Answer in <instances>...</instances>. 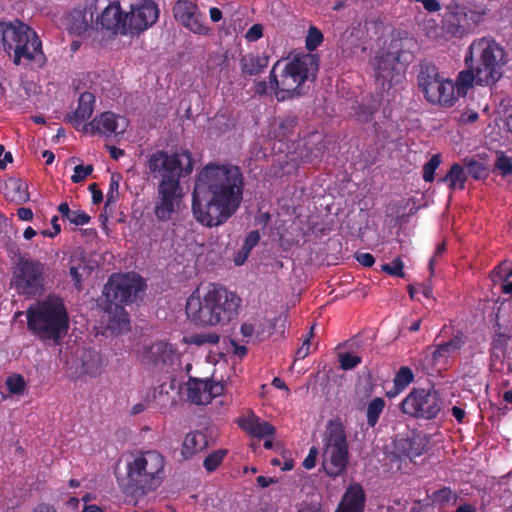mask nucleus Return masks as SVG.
Here are the masks:
<instances>
[{
	"label": "nucleus",
	"mask_w": 512,
	"mask_h": 512,
	"mask_svg": "<svg viewBox=\"0 0 512 512\" xmlns=\"http://www.w3.org/2000/svg\"><path fill=\"white\" fill-rule=\"evenodd\" d=\"M457 8L459 10H458V12H456V16L463 15L465 18H467L468 15H470V20H472L474 24L480 22L482 19V16H483L482 13H478V12L471 11V10L467 11L466 7H457Z\"/></svg>",
	"instance_id": "obj_58"
},
{
	"label": "nucleus",
	"mask_w": 512,
	"mask_h": 512,
	"mask_svg": "<svg viewBox=\"0 0 512 512\" xmlns=\"http://www.w3.org/2000/svg\"><path fill=\"white\" fill-rule=\"evenodd\" d=\"M242 299L226 287L209 283L197 287L186 300L188 320L197 327L225 326L235 320L241 309Z\"/></svg>",
	"instance_id": "obj_3"
},
{
	"label": "nucleus",
	"mask_w": 512,
	"mask_h": 512,
	"mask_svg": "<svg viewBox=\"0 0 512 512\" xmlns=\"http://www.w3.org/2000/svg\"><path fill=\"white\" fill-rule=\"evenodd\" d=\"M466 166H467L468 174L476 180L480 179L485 172V168H484L483 164H481L475 160H470L466 164Z\"/></svg>",
	"instance_id": "obj_53"
},
{
	"label": "nucleus",
	"mask_w": 512,
	"mask_h": 512,
	"mask_svg": "<svg viewBox=\"0 0 512 512\" xmlns=\"http://www.w3.org/2000/svg\"><path fill=\"white\" fill-rule=\"evenodd\" d=\"M269 64V57L266 55L247 54L240 59L242 74L255 76L260 74Z\"/></svg>",
	"instance_id": "obj_27"
},
{
	"label": "nucleus",
	"mask_w": 512,
	"mask_h": 512,
	"mask_svg": "<svg viewBox=\"0 0 512 512\" xmlns=\"http://www.w3.org/2000/svg\"><path fill=\"white\" fill-rule=\"evenodd\" d=\"M89 191L92 194V202L93 204H99L103 201V193L98 188V185L96 183H92L89 185Z\"/></svg>",
	"instance_id": "obj_63"
},
{
	"label": "nucleus",
	"mask_w": 512,
	"mask_h": 512,
	"mask_svg": "<svg viewBox=\"0 0 512 512\" xmlns=\"http://www.w3.org/2000/svg\"><path fill=\"white\" fill-rule=\"evenodd\" d=\"M67 219L76 226H83L90 222L91 217L84 211L72 210Z\"/></svg>",
	"instance_id": "obj_50"
},
{
	"label": "nucleus",
	"mask_w": 512,
	"mask_h": 512,
	"mask_svg": "<svg viewBox=\"0 0 512 512\" xmlns=\"http://www.w3.org/2000/svg\"><path fill=\"white\" fill-rule=\"evenodd\" d=\"M441 164V155L434 154L423 166V179L425 182H432L435 178V171Z\"/></svg>",
	"instance_id": "obj_41"
},
{
	"label": "nucleus",
	"mask_w": 512,
	"mask_h": 512,
	"mask_svg": "<svg viewBox=\"0 0 512 512\" xmlns=\"http://www.w3.org/2000/svg\"><path fill=\"white\" fill-rule=\"evenodd\" d=\"M207 446L206 435L200 431L188 433L182 443L181 454L188 459Z\"/></svg>",
	"instance_id": "obj_28"
},
{
	"label": "nucleus",
	"mask_w": 512,
	"mask_h": 512,
	"mask_svg": "<svg viewBox=\"0 0 512 512\" xmlns=\"http://www.w3.org/2000/svg\"><path fill=\"white\" fill-rule=\"evenodd\" d=\"M27 328L41 341H59L69 330V315L63 299L49 296L26 311Z\"/></svg>",
	"instance_id": "obj_6"
},
{
	"label": "nucleus",
	"mask_w": 512,
	"mask_h": 512,
	"mask_svg": "<svg viewBox=\"0 0 512 512\" xmlns=\"http://www.w3.org/2000/svg\"><path fill=\"white\" fill-rule=\"evenodd\" d=\"M509 336L504 333L496 334L492 341L491 349L493 355H497L498 352H503L508 344Z\"/></svg>",
	"instance_id": "obj_51"
},
{
	"label": "nucleus",
	"mask_w": 512,
	"mask_h": 512,
	"mask_svg": "<svg viewBox=\"0 0 512 512\" xmlns=\"http://www.w3.org/2000/svg\"><path fill=\"white\" fill-rule=\"evenodd\" d=\"M118 118L119 116L111 111L103 112L96 116L89 124L83 125V131L87 132L89 129L93 135L98 134L110 137L117 131Z\"/></svg>",
	"instance_id": "obj_21"
},
{
	"label": "nucleus",
	"mask_w": 512,
	"mask_h": 512,
	"mask_svg": "<svg viewBox=\"0 0 512 512\" xmlns=\"http://www.w3.org/2000/svg\"><path fill=\"white\" fill-rule=\"evenodd\" d=\"M317 455L318 449L315 446H312L309 450L308 455L306 456L302 463L303 467L307 470L313 469L316 465Z\"/></svg>",
	"instance_id": "obj_56"
},
{
	"label": "nucleus",
	"mask_w": 512,
	"mask_h": 512,
	"mask_svg": "<svg viewBox=\"0 0 512 512\" xmlns=\"http://www.w3.org/2000/svg\"><path fill=\"white\" fill-rule=\"evenodd\" d=\"M119 180L120 176H111L110 184H109V191L106 195V206H109L110 204H114L118 197H119Z\"/></svg>",
	"instance_id": "obj_47"
},
{
	"label": "nucleus",
	"mask_w": 512,
	"mask_h": 512,
	"mask_svg": "<svg viewBox=\"0 0 512 512\" xmlns=\"http://www.w3.org/2000/svg\"><path fill=\"white\" fill-rule=\"evenodd\" d=\"M385 408V401L381 397L372 399L366 407L367 425L374 428L379 421L381 414Z\"/></svg>",
	"instance_id": "obj_34"
},
{
	"label": "nucleus",
	"mask_w": 512,
	"mask_h": 512,
	"mask_svg": "<svg viewBox=\"0 0 512 512\" xmlns=\"http://www.w3.org/2000/svg\"><path fill=\"white\" fill-rule=\"evenodd\" d=\"M45 263L27 256H20L12 270L11 287L20 296L34 298L44 292Z\"/></svg>",
	"instance_id": "obj_12"
},
{
	"label": "nucleus",
	"mask_w": 512,
	"mask_h": 512,
	"mask_svg": "<svg viewBox=\"0 0 512 512\" xmlns=\"http://www.w3.org/2000/svg\"><path fill=\"white\" fill-rule=\"evenodd\" d=\"M338 362L342 370L348 371L361 364L362 358L349 352H343L338 354Z\"/></svg>",
	"instance_id": "obj_40"
},
{
	"label": "nucleus",
	"mask_w": 512,
	"mask_h": 512,
	"mask_svg": "<svg viewBox=\"0 0 512 512\" xmlns=\"http://www.w3.org/2000/svg\"><path fill=\"white\" fill-rule=\"evenodd\" d=\"M404 263L400 257H396L390 263H385L381 266V271L391 275L403 278L405 273L403 271Z\"/></svg>",
	"instance_id": "obj_42"
},
{
	"label": "nucleus",
	"mask_w": 512,
	"mask_h": 512,
	"mask_svg": "<svg viewBox=\"0 0 512 512\" xmlns=\"http://www.w3.org/2000/svg\"><path fill=\"white\" fill-rule=\"evenodd\" d=\"M445 250H446L445 242H441L437 245V247L434 251V254L429 261V269H430L431 274H433V272H434V265H435L436 260L443 255Z\"/></svg>",
	"instance_id": "obj_61"
},
{
	"label": "nucleus",
	"mask_w": 512,
	"mask_h": 512,
	"mask_svg": "<svg viewBox=\"0 0 512 512\" xmlns=\"http://www.w3.org/2000/svg\"><path fill=\"white\" fill-rule=\"evenodd\" d=\"M236 422L238 426L251 437L264 438L273 436L276 432L273 425L254 414L248 417H240Z\"/></svg>",
	"instance_id": "obj_22"
},
{
	"label": "nucleus",
	"mask_w": 512,
	"mask_h": 512,
	"mask_svg": "<svg viewBox=\"0 0 512 512\" xmlns=\"http://www.w3.org/2000/svg\"><path fill=\"white\" fill-rule=\"evenodd\" d=\"M5 186L12 193L8 195L12 201L24 203L29 200L28 186L23 180L19 178H9L5 182Z\"/></svg>",
	"instance_id": "obj_32"
},
{
	"label": "nucleus",
	"mask_w": 512,
	"mask_h": 512,
	"mask_svg": "<svg viewBox=\"0 0 512 512\" xmlns=\"http://www.w3.org/2000/svg\"><path fill=\"white\" fill-rule=\"evenodd\" d=\"M79 269H80L79 267L71 266L69 268V274L71 276V279L74 283L75 288L80 291L83 289V285H82V274L80 273Z\"/></svg>",
	"instance_id": "obj_59"
},
{
	"label": "nucleus",
	"mask_w": 512,
	"mask_h": 512,
	"mask_svg": "<svg viewBox=\"0 0 512 512\" xmlns=\"http://www.w3.org/2000/svg\"><path fill=\"white\" fill-rule=\"evenodd\" d=\"M307 154H303V149L296 148L292 152H288L284 156V160L281 163V168L284 171V174H292L297 171L299 166L304 162V157Z\"/></svg>",
	"instance_id": "obj_33"
},
{
	"label": "nucleus",
	"mask_w": 512,
	"mask_h": 512,
	"mask_svg": "<svg viewBox=\"0 0 512 512\" xmlns=\"http://www.w3.org/2000/svg\"><path fill=\"white\" fill-rule=\"evenodd\" d=\"M438 181L442 183H448L450 190H463L467 181V175L464 168L460 164L454 163L448 173Z\"/></svg>",
	"instance_id": "obj_29"
},
{
	"label": "nucleus",
	"mask_w": 512,
	"mask_h": 512,
	"mask_svg": "<svg viewBox=\"0 0 512 512\" xmlns=\"http://www.w3.org/2000/svg\"><path fill=\"white\" fill-rule=\"evenodd\" d=\"M244 175L231 163H208L199 172L192 193V213L203 226L224 224L243 200Z\"/></svg>",
	"instance_id": "obj_1"
},
{
	"label": "nucleus",
	"mask_w": 512,
	"mask_h": 512,
	"mask_svg": "<svg viewBox=\"0 0 512 512\" xmlns=\"http://www.w3.org/2000/svg\"><path fill=\"white\" fill-rule=\"evenodd\" d=\"M383 47L375 57V78L384 87L399 82L414 59L417 41L408 34H382Z\"/></svg>",
	"instance_id": "obj_4"
},
{
	"label": "nucleus",
	"mask_w": 512,
	"mask_h": 512,
	"mask_svg": "<svg viewBox=\"0 0 512 512\" xmlns=\"http://www.w3.org/2000/svg\"><path fill=\"white\" fill-rule=\"evenodd\" d=\"M319 63L317 53H296L285 63L278 78L276 71L280 67V61H277L269 75L271 90L281 100L301 95L303 84L316 80Z\"/></svg>",
	"instance_id": "obj_5"
},
{
	"label": "nucleus",
	"mask_w": 512,
	"mask_h": 512,
	"mask_svg": "<svg viewBox=\"0 0 512 512\" xmlns=\"http://www.w3.org/2000/svg\"><path fill=\"white\" fill-rule=\"evenodd\" d=\"M224 390H225V385L222 382H217V381L208 379V391H209V394L211 397V401L214 398L222 395L224 393Z\"/></svg>",
	"instance_id": "obj_55"
},
{
	"label": "nucleus",
	"mask_w": 512,
	"mask_h": 512,
	"mask_svg": "<svg viewBox=\"0 0 512 512\" xmlns=\"http://www.w3.org/2000/svg\"><path fill=\"white\" fill-rule=\"evenodd\" d=\"M415 379L412 369L408 366H401L396 372L393 384L398 391H404Z\"/></svg>",
	"instance_id": "obj_37"
},
{
	"label": "nucleus",
	"mask_w": 512,
	"mask_h": 512,
	"mask_svg": "<svg viewBox=\"0 0 512 512\" xmlns=\"http://www.w3.org/2000/svg\"><path fill=\"white\" fill-rule=\"evenodd\" d=\"M359 109V117L363 121L368 122L373 118L374 114L377 112L378 105L375 102L369 104H362L360 105Z\"/></svg>",
	"instance_id": "obj_52"
},
{
	"label": "nucleus",
	"mask_w": 512,
	"mask_h": 512,
	"mask_svg": "<svg viewBox=\"0 0 512 512\" xmlns=\"http://www.w3.org/2000/svg\"><path fill=\"white\" fill-rule=\"evenodd\" d=\"M324 34H307L306 37V48L312 53L318 46H320L324 40Z\"/></svg>",
	"instance_id": "obj_54"
},
{
	"label": "nucleus",
	"mask_w": 512,
	"mask_h": 512,
	"mask_svg": "<svg viewBox=\"0 0 512 512\" xmlns=\"http://www.w3.org/2000/svg\"><path fill=\"white\" fill-rule=\"evenodd\" d=\"M187 398L196 405H206L211 402L208 391V379L190 378L187 384Z\"/></svg>",
	"instance_id": "obj_25"
},
{
	"label": "nucleus",
	"mask_w": 512,
	"mask_h": 512,
	"mask_svg": "<svg viewBox=\"0 0 512 512\" xmlns=\"http://www.w3.org/2000/svg\"><path fill=\"white\" fill-rule=\"evenodd\" d=\"M260 240V234L257 230L251 231L244 242L243 249L247 251V253L255 246Z\"/></svg>",
	"instance_id": "obj_57"
},
{
	"label": "nucleus",
	"mask_w": 512,
	"mask_h": 512,
	"mask_svg": "<svg viewBox=\"0 0 512 512\" xmlns=\"http://www.w3.org/2000/svg\"><path fill=\"white\" fill-rule=\"evenodd\" d=\"M165 458L156 450L141 451L127 464V489L144 495L156 490L165 477Z\"/></svg>",
	"instance_id": "obj_7"
},
{
	"label": "nucleus",
	"mask_w": 512,
	"mask_h": 512,
	"mask_svg": "<svg viewBox=\"0 0 512 512\" xmlns=\"http://www.w3.org/2000/svg\"><path fill=\"white\" fill-rule=\"evenodd\" d=\"M296 124V117L289 116L282 119L273 130L274 138L278 139L280 142L290 139V137L294 134Z\"/></svg>",
	"instance_id": "obj_35"
},
{
	"label": "nucleus",
	"mask_w": 512,
	"mask_h": 512,
	"mask_svg": "<svg viewBox=\"0 0 512 512\" xmlns=\"http://www.w3.org/2000/svg\"><path fill=\"white\" fill-rule=\"evenodd\" d=\"M5 51L10 54L13 50V63L19 65H29L34 62L38 68H42L46 63V57L42 50V41L38 34H0Z\"/></svg>",
	"instance_id": "obj_14"
},
{
	"label": "nucleus",
	"mask_w": 512,
	"mask_h": 512,
	"mask_svg": "<svg viewBox=\"0 0 512 512\" xmlns=\"http://www.w3.org/2000/svg\"><path fill=\"white\" fill-rule=\"evenodd\" d=\"M452 499H456V495L450 487H443L432 494V500L441 506L448 504Z\"/></svg>",
	"instance_id": "obj_44"
},
{
	"label": "nucleus",
	"mask_w": 512,
	"mask_h": 512,
	"mask_svg": "<svg viewBox=\"0 0 512 512\" xmlns=\"http://www.w3.org/2000/svg\"><path fill=\"white\" fill-rule=\"evenodd\" d=\"M356 260L364 267H371L375 263V258L371 253H356Z\"/></svg>",
	"instance_id": "obj_60"
},
{
	"label": "nucleus",
	"mask_w": 512,
	"mask_h": 512,
	"mask_svg": "<svg viewBox=\"0 0 512 512\" xmlns=\"http://www.w3.org/2000/svg\"><path fill=\"white\" fill-rule=\"evenodd\" d=\"M356 41H359L357 34L350 33L348 37L342 42V50L348 55L357 54L358 50L365 52L367 47L364 45H354Z\"/></svg>",
	"instance_id": "obj_43"
},
{
	"label": "nucleus",
	"mask_w": 512,
	"mask_h": 512,
	"mask_svg": "<svg viewBox=\"0 0 512 512\" xmlns=\"http://www.w3.org/2000/svg\"><path fill=\"white\" fill-rule=\"evenodd\" d=\"M146 168L148 175L158 180L155 217L159 221H169L180 209L183 198L180 180L193 171L192 154L188 150L173 153L157 150L149 155Z\"/></svg>",
	"instance_id": "obj_2"
},
{
	"label": "nucleus",
	"mask_w": 512,
	"mask_h": 512,
	"mask_svg": "<svg viewBox=\"0 0 512 512\" xmlns=\"http://www.w3.org/2000/svg\"><path fill=\"white\" fill-rule=\"evenodd\" d=\"M105 32H128V13L117 1L110 2L96 19Z\"/></svg>",
	"instance_id": "obj_17"
},
{
	"label": "nucleus",
	"mask_w": 512,
	"mask_h": 512,
	"mask_svg": "<svg viewBox=\"0 0 512 512\" xmlns=\"http://www.w3.org/2000/svg\"><path fill=\"white\" fill-rule=\"evenodd\" d=\"M83 372L91 377H97L102 372V360L94 350H86L81 356Z\"/></svg>",
	"instance_id": "obj_30"
},
{
	"label": "nucleus",
	"mask_w": 512,
	"mask_h": 512,
	"mask_svg": "<svg viewBox=\"0 0 512 512\" xmlns=\"http://www.w3.org/2000/svg\"><path fill=\"white\" fill-rule=\"evenodd\" d=\"M227 454V450L219 449L210 453L203 461V467L207 472L215 471L222 463L224 457Z\"/></svg>",
	"instance_id": "obj_39"
},
{
	"label": "nucleus",
	"mask_w": 512,
	"mask_h": 512,
	"mask_svg": "<svg viewBox=\"0 0 512 512\" xmlns=\"http://www.w3.org/2000/svg\"><path fill=\"white\" fill-rule=\"evenodd\" d=\"M465 63L467 66L466 70L461 71L458 74L457 82L455 86H457L458 93L463 92L466 93L467 89L473 86V83H477L476 72L474 68V60L471 56H465Z\"/></svg>",
	"instance_id": "obj_31"
},
{
	"label": "nucleus",
	"mask_w": 512,
	"mask_h": 512,
	"mask_svg": "<svg viewBox=\"0 0 512 512\" xmlns=\"http://www.w3.org/2000/svg\"><path fill=\"white\" fill-rule=\"evenodd\" d=\"M495 166L503 177L512 174V160L503 152L497 156Z\"/></svg>",
	"instance_id": "obj_46"
},
{
	"label": "nucleus",
	"mask_w": 512,
	"mask_h": 512,
	"mask_svg": "<svg viewBox=\"0 0 512 512\" xmlns=\"http://www.w3.org/2000/svg\"><path fill=\"white\" fill-rule=\"evenodd\" d=\"M142 290V279L135 274L111 275L103 290L105 311L111 315L110 321L117 322L119 326H127L130 321L124 306L132 303Z\"/></svg>",
	"instance_id": "obj_8"
},
{
	"label": "nucleus",
	"mask_w": 512,
	"mask_h": 512,
	"mask_svg": "<svg viewBox=\"0 0 512 512\" xmlns=\"http://www.w3.org/2000/svg\"><path fill=\"white\" fill-rule=\"evenodd\" d=\"M504 55L503 48L493 40L483 38L470 45L466 56L474 60L478 85H492L501 78Z\"/></svg>",
	"instance_id": "obj_9"
},
{
	"label": "nucleus",
	"mask_w": 512,
	"mask_h": 512,
	"mask_svg": "<svg viewBox=\"0 0 512 512\" xmlns=\"http://www.w3.org/2000/svg\"><path fill=\"white\" fill-rule=\"evenodd\" d=\"M0 32H35L32 27L20 19L0 20Z\"/></svg>",
	"instance_id": "obj_38"
},
{
	"label": "nucleus",
	"mask_w": 512,
	"mask_h": 512,
	"mask_svg": "<svg viewBox=\"0 0 512 512\" xmlns=\"http://www.w3.org/2000/svg\"><path fill=\"white\" fill-rule=\"evenodd\" d=\"M92 13L87 18V14L82 10L74 9L67 12L61 19V28L67 32H92Z\"/></svg>",
	"instance_id": "obj_23"
},
{
	"label": "nucleus",
	"mask_w": 512,
	"mask_h": 512,
	"mask_svg": "<svg viewBox=\"0 0 512 512\" xmlns=\"http://www.w3.org/2000/svg\"><path fill=\"white\" fill-rule=\"evenodd\" d=\"M421 3L425 10L428 12H438L441 9V4L438 0H415Z\"/></svg>",
	"instance_id": "obj_62"
},
{
	"label": "nucleus",
	"mask_w": 512,
	"mask_h": 512,
	"mask_svg": "<svg viewBox=\"0 0 512 512\" xmlns=\"http://www.w3.org/2000/svg\"><path fill=\"white\" fill-rule=\"evenodd\" d=\"M159 18V8L154 1L146 0L128 13V32H145Z\"/></svg>",
	"instance_id": "obj_16"
},
{
	"label": "nucleus",
	"mask_w": 512,
	"mask_h": 512,
	"mask_svg": "<svg viewBox=\"0 0 512 512\" xmlns=\"http://www.w3.org/2000/svg\"><path fill=\"white\" fill-rule=\"evenodd\" d=\"M324 471L331 478L342 475L349 461V448L345 427L340 421L330 420L323 436Z\"/></svg>",
	"instance_id": "obj_10"
},
{
	"label": "nucleus",
	"mask_w": 512,
	"mask_h": 512,
	"mask_svg": "<svg viewBox=\"0 0 512 512\" xmlns=\"http://www.w3.org/2000/svg\"><path fill=\"white\" fill-rule=\"evenodd\" d=\"M443 400L434 388H413L400 402V411L409 417L433 420L442 410Z\"/></svg>",
	"instance_id": "obj_13"
},
{
	"label": "nucleus",
	"mask_w": 512,
	"mask_h": 512,
	"mask_svg": "<svg viewBox=\"0 0 512 512\" xmlns=\"http://www.w3.org/2000/svg\"><path fill=\"white\" fill-rule=\"evenodd\" d=\"M6 385L11 393L18 394L23 392L26 383L22 375L14 374L7 378Z\"/></svg>",
	"instance_id": "obj_45"
},
{
	"label": "nucleus",
	"mask_w": 512,
	"mask_h": 512,
	"mask_svg": "<svg viewBox=\"0 0 512 512\" xmlns=\"http://www.w3.org/2000/svg\"><path fill=\"white\" fill-rule=\"evenodd\" d=\"M428 442L427 437L420 433H413L411 437H400L394 442L395 455L401 460H413L427 450Z\"/></svg>",
	"instance_id": "obj_18"
},
{
	"label": "nucleus",
	"mask_w": 512,
	"mask_h": 512,
	"mask_svg": "<svg viewBox=\"0 0 512 512\" xmlns=\"http://www.w3.org/2000/svg\"><path fill=\"white\" fill-rule=\"evenodd\" d=\"M173 13L175 19L190 32H207L205 15L191 1L178 0L173 7Z\"/></svg>",
	"instance_id": "obj_15"
},
{
	"label": "nucleus",
	"mask_w": 512,
	"mask_h": 512,
	"mask_svg": "<svg viewBox=\"0 0 512 512\" xmlns=\"http://www.w3.org/2000/svg\"><path fill=\"white\" fill-rule=\"evenodd\" d=\"M314 336V326H311L308 337L303 341L301 347L296 350L295 357L296 359H304L309 355L310 346H311V338Z\"/></svg>",
	"instance_id": "obj_49"
},
{
	"label": "nucleus",
	"mask_w": 512,
	"mask_h": 512,
	"mask_svg": "<svg viewBox=\"0 0 512 512\" xmlns=\"http://www.w3.org/2000/svg\"><path fill=\"white\" fill-rule=\"evenodd\" d=\"M240 333L246 339L245 341L248 343L250 338H252V336L255 333L254 326L250 323L245 322L240 327Z\"/></svg>",
	"instance_id": "obj_64"
},
{
	"label": "nucleus",
	"mask_w": 512,
	"mask_h": 512,
	"mask_svg": "<svg viewBox=\"0 0 512 512\" xmlns=\"http://www.w3.org/2000/svg\"><path fill=\"white\" fill-rule=\"evenodd\" d=\"M417 85L426 101L431 104L452 107L458 99L455 83L443 78L432 62L426 60L420 62Z\"/></svg>",
	"instance_id": "obj_11"
},
{
	"label": "nucleus",
	"mask_w": 512,
	"mask_h": 512,
	"mask_svg": "<svg viewBox=\"0 0 512 512\" xmlns=\"http://www.w3.org/2000/svg\"><path fill=\"white\" fill-rule=\"evenodd\" d=\"M366 495L363 487L358 484H351L346 489L336 509L338 512H363L365 508Z\"/></svg>",
	"instance_id": "obj_20"
},
{
	"label": "nucleus",
	"mask_w": 512,
	"mask_h": 512,
	"mask_svg": "<svg viewBox=\"0 0 512 512\" xmlns=\"http://www.w3.org/2000/svg\"><path fill=\"white\" fill-rule=\"evenodd\" d=\"M95 96L93 93L85 91L78 98V105L75 111L65 116V121L70 123L75 129L83 131V125L94 111Z\"/></svg>",
	"instance_id": "obj_19"
},
{
	"label": "nucleus",
	"mask_w": 512,
	"mask_h": 512,
	"mask_svg": "<svg viewBox=\"0 0 512 512\" xmlns=\"http://www.w3.org/2000/svg\"><path fill=\"white\" fill-rule=\"evenodd\" d=\"M173 354L172 345L164 341L153 343L145 351V357L154 365L172 362Z\"/></svg>",
	"instance_id": "obj_26"
},
{
	"label": "nucleus",
	"mask_w": 512,
	"mask_h": 512,
	"mask_svg": "<svg viewBox=\"0 0 512 512\" xmlns=\"http://www.w3.org/2000/svg\"><path fill=\"white\" fill-rule=\"evenodd\" d=\"M465 343L466 336L463 332L458 331L449 341L436 346L431 354L433 364H438L442 359L448 358L460 350Z\"/></svg>",
	"instance_id": "obj_24"
},
{
	"label": "nucleus",
	"mask_w": 512,
	"mask_h": 512,
	"mask_svg": "<svg viewBox=\"0 0 512 512\" xmlns=\"http://www.w3.org/2000/svg\"><path fill=\"white\" fill-rule=\"evenodd\" d=\"M189 345L203 346L206 344L216 345L220 341V335L216 332L194 333L184 338Z\"/></svg>",
	"instance_id": "obj_36"
},
{
	"label": "nucleus",
	"mask_w": 512,
	"mask_h": 512,
	"mask_svg": "<svg viewBox=\"0 0 512 512\" xmlns=\"http://www.w3.org/2000/svg\"><path fill=\"white\" fill-rule=\"evenodd\" d=\"M93 172V166L92 165H76L74 167V173L73 175L71 176V181L73 183H81L83 182L86 177H88L89 175H91Z\"/></svg>",
	"instance_id": "obj_48"
}]
</instances>
